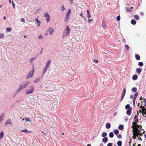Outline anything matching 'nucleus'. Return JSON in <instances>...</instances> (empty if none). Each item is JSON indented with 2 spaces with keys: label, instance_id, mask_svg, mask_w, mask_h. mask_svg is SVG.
Segmentation results:
<instances>
[{
  "label": "nucleus",
  "instance_id": "a211bd4d",
  "mask_svg": "<svg viewBox=\"0 0 146 146\" xmlns=\"http://www.w3.org/2000/svg\"><path fill=\"white\" fill-rule=\"evenodd\" d=\"M5 116V113H3L0 116V121H2L4 118Z\"/></svg>",
  "mask_w": 146,
  "mask_h": 146
},
{
  "label": "nucleus",
  "instance_id": "a18cd8bd",
  "mask_svg": "<svg viewBox=\"0 0 146 146\" xmlns=\"http://www.w3.org/2000/svg\"><path fill=\"white\" fill-rule=\"evenodd\" d=\"M11 28H10V27H8L7 28V29H6V31H7V32H11Z\"/></svg>",
  "mask_w": 146,
  "mask_h": 146
},
{
  "label": "nucleus",
  "instance_id": "a19ab883",
  "mask_svg": "<svg viewBox=\"0 0 146 146\" xmlns=\"http://www.w3.org/2000/svg\"><path fill=\"white\" fill-rule=\"evenodd\" d=\"M138 92H136L134 95V97L133 98H134L135 99H136L137 96H138Z\"/></svg>",
  "mask_w": 146,
  "mask_h": 146
},
{
  "label": "nucleus",
  "instance_id": "864d4df0",
  "mask_svg": "<svg viewBox=\"0 0 146 146\" xmlns=\"http://www.w3.org/2000/svg\"><path fill=\"white\" fill-rule=\"evenodd\" d=\"M40 9H36V12L35 13L36 14L38 13L39 12V11H40Z\"/></svg>",
  "mask_w": 146,
  "mask_h": 146
},
{
  "label": "nucleus",
  "instance_id": "dca6fc26",
  "mask_svg": "<svg viewBox=\"0 0 146 146\" xmlns=\"http://www.w3.org/2000/svg\"><path fill=\"white\" fill-rule=\"evenodd\" d=\"M102 26L103 27V28L104 29H105L106 27V25L105 22L104 20H103L102 22Z\"/></svg>",
  "mask_w": 146,
  "mask_h": 146
},
{
  "label": "nucleus",
  "instance_id": "4be33fe9",
  "mask_svg": "<svg viewBox=\"0 0 146 146\" xmlns=\"http://www.w3.org/2000/svg\"><path fill=\"white\" fill-rule=\"evenodd\" d=\"M111 126V125L110 123H108L106 124V127L107 129H109L110 128Z\"/></svg>",
  "mask_w": 146,
  "mask_h": 146
},
{
  "label": "nucleus",
  "instance_id": "412c9836",
  "mask_svg": "<svg viewBox=\"0 0 146 146\" xmlns=\"http://www.w3.org/2000/svg\"><path fill=\"white\" fill-rule=\"evenodd\" d=\"M138 78V76L136 74L134 75L132 77V79L133 80H136Z\"/></svg>",
  "mask_w": 146,
  "mask_h": 146
},
{
  "label": "nucleus",
  "instance_id": "4468645a",
  "mask_svg": "<svg viewBox=\"0 0 146 146\" xmlns=\"http://www.w3.org/2000/svg\"><path fill=\"white\" fill-rule=\"evenodd\" d=\"M132 110V108H130L129 109V110H127L126 112V113L127 115H131V110Z\"/></svg>",
  "mask_w": 146,
  "mask_h": 146
},
{
  "label": "nucleus",
  "instance_id": "39448f33",
  "mask_svg": "<svg viewBox=\"0 0 146 146\" xmlns=\"http://www.w3.org/2000/svg\"><path fill=\"white\" fill-rule=\"evenodd\" d=\"M34 90V88L33 85L30 86L28 89V94L32 93L33 92Z\"/></svg>",
  "mask_w": 146,
  "mask_h": 146
},
{
  "label": "nucleus",
  "instance_id": "f3484780",
  "mask_svg": "<svg viewBox=\"0 0 146 146\" xmlns=\"http://www.w3.org/2000/svg\"><path fill=\"white\" fill-rule=\"evenodd\" d=\"M35 21L37 22L38 24V27H39L40 26L41 22L38 20V18L37 17L35 19Z\"/></svg>",
  "mask_w": 146,
  "mask_h": 146
},
{
  "label": "nucleus",
  "instance_id": "c756f323",
  "mask_svg": "<svg viewBox=\"0 0 146 146\" xmlns=\"http://www.w3.org/2000/svg\"><path fill=\"white\" fill-rule=\"evenodd\" d=\"M131 23L133 25H135L136 23V21L134 19H132L131 21Z\"/></svg>",
  "mask_w": 146,
  "mask_h": 146
},
{
  "label": "nucleus",
  "instance_id": "a878e982",
  "mask_svg": "<svg viewBox=\"0 0 146 146\" xmlns=\"http://www.w3.org/2000/svg\"><path fill=\"white\" fill-rule=\"evenodd\" d=\"M21 90L22 89L21 88L19 87V88L15 92L16 94H18Z\"/></svg>",
  "mask_w": 146,
  "mask_h": 146
},
{
  "label": "nucleus",
  "instance_id": "69168bd1",
  "mask_svg": "<svg viewBox=\"0 0 146 146\" xmlns=\"http://www.w3.org/2000/svg\"><path fill=\"white\" fill-rule=\"evenodd\" d=\"M133 98V96L132 95H131L130 96V98L132 99Z\"/></svg>",
  "mask_w": 146,
  "mask_h": 146
},
{
  "label": "nucleus",
  "instance_id": "ea45409f",
  "mask_svg": "<svg viewBox=\"0 0 146 146\" xmlns=\"http://www.w3.org/2000/svg\"><path fill=\"white\" fill-rule=\"evenodd\" d=\"M69 17V16H67V15H66L65 19V21L66 22H67L68 21Z\"/></svg>",
  "mask_w": 146,
  "mask_h": 146
},
{
  "label": "nucleus",
  "instance_id": "8fccbe9b",
  "mask_svg": "<svg viewBox=\"0 0 146 146\" xmlns=\"http://www.w3.org/2000/svg\"><path fill=\"white\" fill-rule=\"evenodd\" d=\"M117 137L119 139H121L122 138V135L121 134H119L117 135Z\"/></svg>",
  "mask_w": 146,
  "mask_h": 146
},
{
  "label": "nucleus",
  "instance_id": "13d9d810",
  "mask_svg": "<svg viewBox=\"0 0 146 146\" xmlns=\"http://www.w3.org/2000/svg\"><path fill=\"white\" fill-rule=\"evenodd\" d=\"M112 143H109L107 146H112Z\"/></svg>",
  "mask_w": 146,
  "mask_h": 146
},
{
  "label": "nucleus",
  "instance_id": "49530a36",
  "mask_svg": "<svg viewBox=\"0 0 146 146\" xmlns=\"http://www.w3.org/2000/svg\"><path fill=\"white\" fill-rule=\"evenodd\" d=\"M125 49H127V50H128L129 49V46L126 44L125 45Z\"/></svg>",
  "mask_w": 146,
  "mask_h": 146
},
{
  "label": "nucleus",
  "instance_id": "79ce46f5",
  "mask_svg": "<svg viewBox=\"0 0 146 146\" xmlns=\"http://www.w3.org/2000/svg\"><path fill=\"white\" fill-rule=\"evenodd\" d=\"M4 36V33H0V39H2Z\"/></svg>",
  "mask_w": 146,
  "mask_h": 146
},
{
  "label": "nucleus",
  "instance_id": "9d476101",
  "mask_svg": "<svg viewBox=\"0 0 146 146\" xmlns=\"http://www.w3.org/2000/svg\"><path fill=\"white\" fill-rule=\"evenodd\" d=\"M123 94H122V96L121 97V101L123 99V98L124 97V96L125 95V94L126 93V89L125 88H124L123 89Z\"/></svg>",
  "mask_w": 146,
  "mask_h": 146
},
{
  "label": "nucleus",
  "instance_id": "5701e85b",
  "mask_svg": "<svg viewBox=\"0 0 146 146\" xmlns=\"http://www.w3.org/2000/svg\"><path fill=\"white\" fill-rule=\"evenodd\" d=\"M40 78H39L34 81V82L35 83H38L40 80Z\"/></svg>",
  "mask_w": 146,
  "mask_h": 146
},
{
  "label": "nucleus",
  "instance_id": "cd10ccee",
  "mask_svg": "<svg viewBox=\"0 0 146 146\" xmlns=\"http://www.w3.org/2000/svg\"><path fill=\"white\" fill-rule=\"evenodd\" d=\"M133 8L132 7L131 8H128L126 7V10L127 11V12H131L132 11V10H131V9H133Z\"/></svg>",
  "mask_w": 146,
  "mask_h": 146
},
{
  "label": "nucleus",
  "instance_id": "aec40b11",
  "mask_svg": "<svg viewBox=\"0 0 146 146\" xmlns=\"http://www.w3.org/2000/svg\"><path fill=\"white\" fill-rule=\"evenodd\" d=\"M4 135V132L3 131H2L0 133V139H3Z\"/></svg>",
  "mask_w": 146,
  "mask_h": 146
},
{
  "label": "nucleus",
  "instance_id": "ddd939ff",
  "mask_svg": "<svg viewBox=\"0 0 146 146\" xmlns=\"http://www.w3.org/2000/svg\"><path fill=\"white\" fill-rule=\"evenodd\" d=\"M142 71V69L140 68H139L136 69V72L138 74H140Z\"/></svg>",
  "mask_w": 146,
  "mask_h": 146
},
{
  "label": "nucleus",
  "instance_id": "0e129e2a",
  "mask_svg": "<svg viewBox=\"0 0 146 146\" xmlns=\"http://www.w3.org/2000/svg\"><path fill=\"white\" fill-rule=\"evenodd\" d=\"M21 131L25 132L27 131V130L26 129L22 130Z\"/></svg>",
  "mask_w": 146,
  "mask_h": 146
},
{
  "label": "nucleus",
  "instance_id": "bf43d9fd",
  "mask_svg": "<svg viewBox=\"0 0 146 146\" xmlns=\"http://www.w3.org/2000/svg\"><path fill=\"white\" fill-rule=\"evenodd\" d=\"M21 21H22L23 23H25V19L24 18H22L21 19Z\"/></svg>",
  "mask_w": 146,
  "mask_h": 146
},
{
  "label": "nucleus",
  "instance_id": "393cba45",
  "mask_svg": "<svg viewBox=\"0 0 146 146\" xmlns=\"http://www.w3.org/2000/svg\"><path fill=\"white\" fill-rule=\"evenodd\" d=\"M135 57L136 60H139L140 59V57L138 54H135Z\"/></svg>",
  "mask_w": 146,
  "mask_h": 146
},
{
  "label": "nucleus",
  "instance_id": "7c9ffc66",
  "mask_svg": "<svg viewBox=\"0 0 146 146\" xmlns=\"http://www.w3.org/2000/svg\"><path fill=\"white\" fill-rule=\"evenodd\" d=\"M137 90V89L135 87L131 89V91L132 92H136Z\"/></svg>",
  "mask_w": 146,
  "mask_h": 146
},
{
  "label": "nucleus",
  "instance_id": "09e8293b",
  "mask_svg": "<svg viewBox=\"0 0 146 146\" xmlns=\"http://www.w3.org/2000/svg\"><path fill=\"white\" fill-rule=\"evenodd\" d=\"M61 8L62 11H63L65 9L64 5H62V7H61Z\"/></svg>",
  "mask_w": 146,
  "mask_h": 146
},
{
  "label": "nucleus",
  "instance_id": "774afa93",
  "mask_svg": "<svg viewBox=\"0 0 146 146\" xmlns=\"http://www.w3.org/2000/svg\"><path fill=\"white\" fill-rule=\"evenodd\" d=\"M32 121V119H28V121L30 122H31Z\"/></svg>",
  "mask_w": 146,
  "mask_h": 146
},
{
  "label": "nucleus",
  "instance_id": "58836bf2",
  "mask_svg": "<svg viewBox=\"0 0 146 146\" xmlns=\"http://www.w3.org/2000/svg\"><path fill=\"white\" fill-rule=\"evenodd\" d=\"M47 67H45L43 70V74H44L46 71L47 70Z\"/></svg>",
  "mask_w": 146,
  "mask_h": 146
},
{
  "label": "nucleus",
  "instance_id": "c03bdc74",
  "mask_svg": "<svg viewBox=\"0 0 146 146\" xmlns=\"http://www.w3.org/2000/svg\"><path fill=\"white\" fill-rule=\"evenodd\" d=\"M138 65L139 66H142L143 65V64L142 62H139Z\"/></svg>",
  "mask_w": 146,
  "mask_h": 146
},
{
  "label": "nucleus",
  "instance_id": "c9c22d12",
  "mask_svg": "<svg viewBox=\"0 0 146 146\" xmlns=\"http://www.w3.org/2000/svg\"><path fill=\"white\" fill-rule=\"evenodd\" d=\"M118 128L120 130H122L123 128V126L122 125H119L118 127Z\"/></svg>",
  "mask_w": 146,
  "mask_h": 146
},
{
  "label": "nucleus",
  "instance_id": "4c0bfd02",
  "mask_svg": "<svg viewBox=\"0 0 146 146\" xmlns=\"http://www.w3.org/2000/svg\"><path fill=\"white\" fill-rule=\"evenodd\" d=\"M35 59V58H31L30 60H29V62L30 63H32V64H33V61H34Z\"/></svg>",
  "mask_w": 146,
  "mask_h": 146
},
{
  "label": "nucleus",
  "instance_id": "473e14b6",
  "mask_svg": "<svg viewBox=\"0 0 146 146\" xmlns=\"http://www.w3.org/2000/svg\"><path fill=\"white\" fill-rule=\"evenodd\" d=\"M109 136L110 138L113 137L114 136V134L113 132H110L109 133Z\"/></svg>",
  "mask_w": 146,
  "mask_h": 146
},
{
  "label": "nucleus",
  "instance_id": "5fc2aeb1",
  "mask_svg": "<svg viewBox=\"0 0 146 146\" xmlns=\"http://www.w3.org/2000/svg\"><path fill=\"white\" fill-rule=\"evenodd\" d=\"M12 6L14 9L15 8V4L13 1H12Z\"/></svg>",
  "mask_w": 146,
  "mask_h": 146
},
{
  "label": "nucleus",
  "instance_id": "2eb2a0df",
  "mask_svg": "<svg viewBox=\"0 0 146 146\" xmlns=\"http://www.w3.org/2000/svg\"><path fill=\"white\" fill-rule=\"evenodd\" d=\"M108 141V139L107 137H105L103 138L102 140V142L105 143L107 142Z\"/></svg>",
  "mask_w": 146,
  "mask_h": 146
},
{
  "label": "nucleus",
  "instance_id": "b1692460",
  "mask_svg": "<svg viewBox=\"0 0 146 146\" xmlns=\"http://www.w3.org/2000/svg\"><path fill=\"white\" fill-rule=\"evenodd\" d=\"M50 62L51 60H48L46 63L45 67L48 68L50 66Z\"/></svg>",
  "mask_w": 146,
  "mask_h": 146
},
{
  "label": "nucleus",
  "instance_id": "423d86ee",
  "mask_svg": "<svg viewBox=\"0 0 146 146\" xmlns=\"http://www.w3.org/2000/svg\"><path fill=\"white\" fill-rule=\"evenodd\" d=\"M27 82H23L20 85L19 87L22 89H23L27 87Z\"/></svg>",
  "mask_w": 146,
  "mask_h": 146
},
{
  "label": "nucleus",
  "instance_id": "7ed1b4c3",
  "mask_svg": "<svg viewBox=\"0 0 146 146\" xmlns=\"http://www.w3.org/2000/svg\"><path fill=\"white\" fill-rule=\"evenodd\" d=\"M145 106L143 105V104H141L140 108H142L141 111H142V114L144 115V114L146 115V109L145 107Z\"/></svg>",
  "mask_w": 146,
  "mask_h": 146
},
{
  "label": "nucleus",
  "instance_id": "c85d7f7f",
  "mask_svg": "<svg viewBox=\"0 0 146 146\" xmlns=\"http://www.w3.org/2000/svg\"><path fill=\"white\" fill-rule=\"evenodd\" d=\"M134 18L137 20H138L139 19V16L138 15H135L134 16Z\"/></svg>",
  "mask_w": 146,
  "mask_h": 146
},
{
  "label": "nucleus",
  "instance_id": "37998d69",
  "mask_svg": "<svg viewBox=\"0 0 146 146\" xmlns=\"http://www.w3.org/2000/svg\"><path fill=\"white\" fill-rule=\"evenodd\" d=\"M130 105L128 104L126 105L125 106V108L126 109H130Z\"/></svg>",
  "mask_w": 146,
  "mask_h": 146
},
{
  "label": "nucleus",
  "instance_id": "4d7b16f0",
  "mask_svg": "<svg viewBox=\"0 0 146 146\" xmlns=\"http://www.w3.org/2000/svg\"><path fill=\"white\" fill-rule=\"evenodd\" d=\"M135 100H136V99H135L134 98H133V105L134 106L135 104Z\"/></svg>",
  "mask_w": 146,
  "mask_h": 146
},
{
  "label": "nucleus",
  "instance_id": "f8f14e48",
  "mask_svg": "<svg viewBox=\"0 0 146 146\" xmlns=\"http://www.w3.org/2000/svg\"><path fill=\"white\" fill-rule=\"evenodd\" d=\"M138 115L139 114L138 113H137V114L135 115V117L133 118L134 121L135 122V123H136L138 122V120L137 119L138 117Z\"/></svg>",
  "mask_w": 146,
  "mask_h": 146
},
{
  "label": "nucleus",
  "instance_id": "3c124183",
  "mask_svg": "<svg viewBox=\"0 0 146 146\" xmlns=\"http://www.w3.org/2000/svg\"><path fill=\"white\" fill-rule=\"evenodd\" d=\"M92 21V19H90V18H88V23H91Z\"/></svg>",
  "mask_w": 146,
  "mask_h": 146
},
{
  "label": "nucleus",
  "instance_id": "f03ea898",
  "mask_svg": "<svg viewBox=\"0 0 146 146\" xmlns=\"http://www.w3.org/2000/svg\"><path fill=\"white\" fill-rule=\"evenodd\" d=\"M32 69L28 73V79L29 78H32L34 74V66L33 64H32Z\"/></svg>",
  "mask_w": 146,
  "mask_h": 146
},
{
  "label": "nucleus",
  "instance_id": "f704fd0d",
  "mask_svg": "<svg viewBox=\"0 0 146 146\" xmlns=\"http://www.w3.org/2000/svg\"><path fill=\"white\" fill-rule=\"evenodd\" d=\"M122 143V142L121 141H119L117 142V144L118 146H121Z\"/></svg>",
  "mask_w": 146,
  "mask_h": 146
},
{
  "label": "nucleus",
  "instance_id": "72a5a7b5",
  "mask_svg": "<svg viewBox=\"0 0 146 146\" xmlns=\"http://www.w3.org/2000/svg\"><path fill=\"white\" fill-rule=\"evenodd\" d=\"M71 13V10L70 9H69L68 10L67 13L66 14V15L69 16L70 15Z\"/></svg>",
  "mask_w": 146,
  "mask_h": 146
},
{
  "label": "nucleus",
  "instance_id": "bb28decb",
  "mask_svg": "<svg viewBox=\"0 0 146 146\" xmlns=\"http://www.w3.org/2000/svg\"><path fill=\"white\" fill-rule=\"evenodd\" d=\"M87 16L88 18H90L91 17V15L90 13V11L89 10H87Z\"/></svg>",
  "mask_w": 146,
  "mask_h": 146
},
{
  "label": "nucleus",
  "instance_id": "1a4fd4ad",
  "mask_svg": "<svg viewBox=\"0 0 146 146\" xmlns=\"http://www.w3.org/2000/svg\"><path fill=\"white\" fill-rule=\"evenodd\" d=\"M132 131L133 132V135L132 137L133 138L135 139L136 138V137L138 136V133H137L135 132V130H132Z\"/></svg>",
  "mask_w": 146,
  "mask_h": 146
},
{
  "label": "nucleus",
  "instance_id": "338daca9",
  "mask_svg": "<svg viewBox=\"0 0 146 146\" xmlns=\"http://www.w3.org/2000/svg\"><path fill=\"white\" fill-rule=\"evenodd\" d=\"M80 15V16H81V17H84L83 16V14H82V13H81Z\"/></svg>",
  "mask_w": 146,
  "mask_h": 146
},
{
  "label": "nucleus",
  "instance_id": "9b49d317",
  "mask_svg": "<svg viewBox=\"0 0 146 146\" xmlns=\"http://www.w3.org/2000/svg\"><path fill=\"white\" fill-rule=\"evenodd\" d=\"M12 122L11 119H9L7 120L5 123V124L6 125H7L8 124L12 125Z\"/></svg>",
  "mask_w": 146,
  "mask_h": 146
},
{
  "label": "nucleus",
  "instance_id": "6e6d98bb",
  "mask_svg": "<svg viewBox=\"0 0 146 146\" xmlns=\"http://www.w3.org/2000/svg\"><path fill=\"white\" fill-rule=\"evenodd\" d=\"M138 133V135H140V136H142V135L143 134V133H141L140 132H139L137 133Z\"/></svg>",
  "mask_w": 146,
  "mask_h": 146
},
{
  "label": "nucleus",
  "instance_id": "603ef678",
  "mask_svg": "<svg viewBox=\"0 0 146 146\" xmlns=\"http://www.w3.org/2000/svg\"><path fill=\"white\" fill-rule=\"evenodd\" d=\"M120 19V17L119 16H118L117 17V20L119 21Z\"/></svg>",
  "mask_w": 146,
  "mask_h": 146
},
{
  "label": "nucleus",
  "instance_id": "2f4dec72",
  "mask_svg": "<svg viewBox=\"0 0 146 146\" xmlns=\"http://www.w3.org/2000/svg\"><path fill=\"white\" fill-rule=\"evenodd\" d=\"M107 135V133L106 132H104L102 133V137H105Z\"/></svg>",
  "mask_w": 146,
  "mask_h": 146
},
{
  "label": "nucleus",
  "instance_id": "6ab92c4d",
  "mask_svg": "<svg viewBox=\"0 0 146 146\" xmlns=\"http://www.w3.org/2000/svg\"><path fill=\"white\" fill-rule=\"evenodd\" d=\"M137 124L135 122H133L132 123V125L131 126V128L133 129V130H134L136 127V125Z\"/></svg>",
  "mask_w": 146,
  "mask_h": 146
},
{
  "label": "nucleus",
  "instance_id": "e433bc0d",
  "mask_svg": "<svg viewBox=\"0 0 146 146\" xmlns=\"http://www.w3.org/2000/svg\"><path fill=\"white\" fill-rule=\"evenodd\" d=\"M113 132L116 135L118 134L119 133V131L118 129H116L114 130Z\"/></svg>",
  "mask_w": 146,
  "mask_h": 146
},
{
  "label": "nucleus",
  "instance_id": "0eeeda50",
  "mask_svg": "<svg viewBox=\"0 0 146 146\" xmlns=\"http://www.w3.org/2000/svg\"><path fill=\"white\" fill-rule=\"evenodd\" d=\"M140 126L137 124L136 125V127L135 128V132L138 133L140 132L141 131V129L140 128H139Z\"/></svg>",
  "mask_w": 146,
  "mask_h": 146
},
{
  "label": "nucleus",
  "instance_id": "680f3d73",
  "mask_svg": "<svg viewBox=\"0 0 146 146\" xmlns=\"http://www.w3.org/2000/svg\"><path fill=\"white\" fill-rule=\"evenodd\" d=\"M48 35V32L46 31L45 33V35L46 36H47Z\"/></svg>",
  "mask_w": 146,
  "mask_h": 146
},
{
  "label": "nucleus",
  "instance_id": "e2e57ef3",
  "mask_svg": "<svg viewBox=\"0 0 146 146\" xmlns=\"http://www.w3.org/2000/svg\"><path fill=\"white\" fill-rule=\"evenodd\" d=\"M144 100L145 101V104L144 105L146 106V99H144Z\"/></svg>",
  "mask_w": 146,
  "mask_h": 146
},
{
  "label": "nucleus",
  "instance_id": "20e7f679",
  "mask_svg": "<svg viewBox=\"0 0 146 146\" xmlns=\"http://www.w3.org/2000/svg\"><path fill=\"white\" fill-rule=\"evenodd\" d=\"M44 17L46 18V20L47 23L50 20V17L48 13H46L44 14Z\"/></svg>",
  "mask_w": 146,
  "mask_h": 146
},
{
  "label": "nucleus",
  "instance_id": "052dcab7",
  "mask_svg": "<svg viewBox=\"0 0 146 146\" xmlns=\"http://www.w3.org/2000/svg\"><path fill=\"white\" fill-rule=\"evenodd\" d=\"M93 61H94V63H97L98 62L97 60H94Z\"/></svg>",
  "mask_w": 146,
  "mask_h": 146
},
{
  "label": "nucleus",
  "instance_id": "6e6552de",
  "mask_svg": "<svg viewBox=\"0 0 146 146\" xmlns=\"http://www.w3.org/2000/svg\"><path fill=\"white\" fill-rule=\"evenodd\" d=\"M48 31L49 32L50 35H51L54 32V29L51 27H49L48 29Z\"/></svg>",
  "mask_w": 146,
  "mask_h": 146
},
{
  "label": "nucleus",
  "instance_id": "f257e3e1",
  "mask_svg": "<svg viewBox=\"0 0 146 146\" xmlns=\"http://www.w3.org/2000/svg\"><path fill=\"white\" fill-rule=\"evenodd\" d=\"M70 29L69 27L68 26H66V29L63 32L62 38L67 36L70 33Z\"/></svg>",
  "mask_w": 146,
  "mask_h": 146
},
{
  "label": "nucleus",
  "instance_id": "de8ad7c7",
  "mask_svg": "<svg viewBox=\"0 0 146 146\" xmlns=\"http://www.w3.org/2000/svg\"><path fill=\"white\" fill-rule=\"evenodd\" d=\"M38 38L40 40L42 39L43 38V36H42L40 35L38 36Z\"/></svg>",
  "mask_w": 146,
  "mask_h": 146
}]
</instances>
